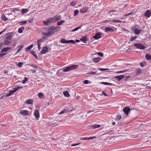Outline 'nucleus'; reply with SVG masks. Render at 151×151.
<instances>
[{
  "label": "nucleus",
  "instance_id": "f257e3e1",
  "mask_svg": "<svg viewBox=\"0 0 151 151\" xmlns=\"http://www.w3.org/2000/svg\"><path fill=\"white\" fill-rule=\"evenodd\" d=\"M78 67V65H73L68 67L64 68H63V71L64 72H68L71 70L76 69Z\"/></svg>",
  "mask_w": 151,
  "mask_h": 151
},
{
  "label": "nucleus",
  "instance_id": "f03ea898",
  "mask_svg": "<svg viewBox=\"0 0 151 151\" xmlns=\"http://www.w3.org/2000/svg\"><path fill=\"white\" fill-rule=\"evenodd\" d=\"M103 36H104V35L103 33L98 32L93 36V38L95 39V40H97L101 38Z\"/></svg>",
  "mask_w": 151,
  "mask_h": 151
},
{
  "label": "nucleus",
  "instance_id": "7ed1b4c3",
  "mask_svg": "<svg viewBox=\"0 0 151 151\" xmlns=\"http://www.w3.org/2000/svg\"><path fill=\"white\" fill-rule=\"evenodd\" d=\"M133 45L136 47L140 49L143 50L145 48V46L140 43L134 44Z\"/></svg>",
  "mask_w": 151,
  "mask_h": 151
},
{
  "label": "nucleus",
  "instance_id": "20e7f679",
  "mask_svg": "<svg viewBox=\"0 0 151 151\" xmlns=\"http://www.w3.org/2000/svg\"><path fill=\"white\" fill-rule=\"evenodd\" d=\"M60 43H71L74 44L75 43V41L73 40H66L65 39H62L60 41Z\"/></svg>",
  "mask_w": 151,
  "mask_h": 151
},
{
  "label": "nucleus",
  "instance_id": "39448f33",
  "mask_svg": "<svg viewBox=\"0 0 151 151\" xmlns=\"http://www.w3.org/2000/svg\"><path fill=\"white\" fill-rule=\"evenodd\" d=\"M131 111V109L127 106H126L124 107L123 109V111L124 113V114L126 115H128L129 113Z\"/></svg>",
  "mask_w": 151,
  "mask_h": 151
},
{
  "label": "nucleus",
  "instance_id": "423d86ee",
  "mask_svg": "<svg viewBox=\"0 0 151 151\" xmlns=\"http://www.w3.org/2000/svg\"><path fill=\"white\" fill-rule=\"evenodd\" d=\"M104 22H105V23H109V22H111L113 23H122V21L116 19H114L111 20H106Z\"/></svg>",
  "mask_w": 151,
  "mask_h": 151
},
{
  "label": "nucleus",
  "instance_id": "0eeeda50",
  "mask_svg": "<svg viewBox=\"0 0 151 151\" xmlns=\"http://www.w3.org/2000/svg\"><path fill=\"white\" fill-rule=\"evenodd\" d=\"M12 37L11 36H7L4 41V43L5 45H7L10 43V40H11Z\"/></svg>",
  "mask_w": 151,
  "mask_h": 151
},
{
  "label": "nucleus",
  "instance_id": "6e6552de",
  "mask_svg": "<svg viewBox=\"0 0 151 151\" xmlns=\"http://www.w3.org/2000/svg\"><path fill=\"white\" fill-rule=\"evenodd\" d=\"M47 32H48L51 35H52L55 32L54 27H51L47 29Z\"/></svg>",
  "mask_w": 151,
  "mask_h": 151
},
{
  "label": "nucleus",
  "instance_id": "1a4fd4ad",
  "mask_svg": "<svg viewBox=\"0 0 151 151\" xmlns=\"http://www.w3.org/2000/svg\"><path fill=\"white\" fill-rule=\"evenodd\" d=\"M44 24L46 25H48L49 23H52L53 22L52 18H49L43 21Z\"/></svg>",
  "mask_w": 151,
  "mask_h": 151
},
{
  "label": "nucleus",
  "instance_id": "9d476101",
  "mask_svg": "<svg viewBox=\"0 0 151 151\" xmlns=\"http://www.w3.org/2000/svg\"><path fill=\"white\" fill-rule=\"evenodd\" d=\"M53 22H55L58 20L61 19V17L60 15L55 16L53 18H52Z\"/></svg>",
  "mask_w": 151,
  "mask_h": 151
},
{
  "label": "nucleus",
  "instance_id": "9b49d317",
  "mask_svg": "<svg viewBox=\"0 0 151 151\" xmlns=\"http://www.w3.org/2000/svg\"><path fill=\"white\" fill-rule=\"evenodd\" d=\"M144 15L145 17H150L151 16V11L148 10H147L144 14Z\"/></svg>",
  "mask_w": 151,
  "mask_h": 151
},
{
  "label": "nucleus",
  "instance_id": "f8f14e48",
  "mask_svg": "<svg viewBox=\"0 0 151 151\" xmlns=\"http://www.w3.org/2000/svg\"><path fill=\"white\" fill-rule=\"evenodd\" d=\"M104 31L108 33V32H113L114 31V29L112 28L107 27L104 29Z\"/></svg>",
  "mask_w": 151,
  "mask_h": 151
},
{
  "label": "nucleus",
  "instance_id": "ddd939ff",
  "mask_svg": "<svg viewBox=\"0 0 151 151\" xmlns=\"http://www.w3.org/2000/svg\"><path fill=\"white\" fill-rule=\"evenodd\" d=\"M87 8H88L86 7H83L80 9V12L81 13H85L88 11Z\"/></svg>",
  "mask_w": 151,
  "mask_h": 151
},
{
  "label": "nucleus",
  "instance_id": "4468645a",
  "mask_svg": "<svg viewBox=\"0 0 151 151\" xmlns=\"http://www.w3.org/2000/svg\"><path fill=\"white\" fill-rule=\"evenodd\" d=\"M48 51V48L47 47H44L42 48L41 51V53L42 54L46 53Z\"/></svg>",
  "mask_w": 151,
  "mask_h": 151
},
{
  "label": "nucleus",
  "instance_id": "2eb2a0df",
  "mask_svg": "<svg viewBox=\"0 0 151 151\" xmlns=\"http://www.w3.org/2000/svg\"><path fill=\"white\" fill-rule=\"evenodd\" d=\"M80 40L83 42L86 43V41H88V39L86 36H84L82 37L81 38H80Z\"/></svg>",
  "mask_w": 151,
  "mask_h": 151
},
{
  "label": "nucleus",
  "instance_id": "dca6fc26",
  "mask_svg": "<svg viewBox=\"0 0 151 151\" xmlns=\"http://www.w3.org/2000/svg\"><path fill=\"white\" fill-rule=\"evenodd\" d=\"M141 32V29L137 28H135L134 30V34L137 35H139Z\"/></svg>",
  "mask_w": 151,
  "mask_h": 151
},
{
  "label": "nucleus",
  "instance_id": "f3484780",
  "mask_svg": "<svg viewBox=\"0 0 151 151\" xmlns=\"http://www.w3.org/2000/svg\"><path fill=\"white\" fill-rule=\"evenodd\" d=\"M34 115L35 118L37 119L39 118L40 117L39 111L37 110H36L34 113Z\"/></svg>",
  "mask_w": 151,
  "mask_h": 151
},
{
  "label": "nucleus",
  "instance_id": "a211bd4d",
  "mask_svg": "<svg viewBox=\"0 0 151 151\" xmlns=\"http://www.w3.org/2000/svg\"><path fill=\"white\" fill-rule=\"evenodd\" d=\"M20 113L24 115H26L28 114L29 112L26 110H22L20 111Z\"/></svg>",
  "mask_w": 151,
  "mask_h": 151
},
{
  "label": "nucleus",
  "instance_id": "6ab92c4d",
  "mask_svg": "<svg viewBox=\"0 0 151 151\" xmlns=\"http://www.w3.org/2000/svg\"><path fill=\"white\" fill-rule=\"evenodd\" d=\"M11 49V47H6L5 48H4L3 49H2L1 51V53H4V52H6L8 50H10Z\"/></svg>",
  "mask_w": 151,
  "mask_h": 151
},
{
  "label": "nucleus",
  "instance_id": "aec40b11",
  "mask_svg": "<svg viewBox=\"0 0 151 151\" xmlns=\"http://www.w3.org/2000/svg\"><path fill=\"white\" fill-rule=\"evenodd\" d=\"M124 77V75H121L115 77V78L117 79L119 81H120L121 80L123 79Z\"/></svg>",
  "mask_w": 151,
  "mask_h": 151
},
{
  "label": "nucleus",
  "instance_id": "412c9836",
  "mask_svg": "<svg viewBox=\"0 0 151 151\" xmlns=\"http://www.w3.org/2000/svg\"><path fill=\"white\" fill-rule=\"evenodd\" d=\"M101 60V58L99 57L94 58L93 59V61L95 63H98Z\"/></svg>",
  "mask_w": 151,
  "mask_h": 151
},
{
  "label": "nucleus",
  "instance_id": "4be33fe9",
  "mask_svg": "<svg viewBox=\"0 0 151 151\" xmlns=\"http://www.w3.org/2000/svg\"><path fill=\"white\" fill-rule=\"evenodd\" d=\"M14 93L13 90H12L9 91V93L6 94V96L9 97L13 93Z\"/></svg>",
  "mask_w": 151,
  "mask_h": 151
},
{
  "label": "nucleus",
  "instance_id": "5701e85b",
  "mask_svg": "<svg viewBox=\"0 0 151 151\" xmlns=\"http://www.w3.org/2000/svg\"><path fill=\"white\" fill-rule=\"evenodd\" d=\"M145 58L147 60H151V55L148 53H147L145 55Z\"/></svg>",
  "mask_w": 151,
  "mask_h": 151
},
{
  "label": "nucleus",
  "instance_id": "b1692460",
  "mask_svg": "<svg viewBox=\"0 0 151 151\" xmlns=\"http://www.w3.org/2000/svg\"><path fill=\"white\" fill-rule=\"evenodd\" d=\"M45 37H44L43 38L44 39L45 38H47L48 37H49L51 35L50 34H49L48 32L47 33H43Z\"/></svg>",
  "mask_w": 151,
  "mask_h": 151
},
{
  "label": "nucleus",
  "instance_id": "393cba45",
  "mask_svg": "<svg viewBox=\"0 0 151 151\" xmlns=\"http://www.w3.org/2000/svg\"><path fill=\"white\" fill-rule=\"evenodd\" d=\"M33 45H31L28 46L26 48V52H28V51L30 50L33 47Z\"/></svg>",
  "mask_w": 151,
  "mask_h": 151
},
{
  "label": "nucleus",
  "instance_id": "a878e982",
  "mask_svg": "<svg viewBox=\"0 0 151 151\" xmlns=\"http://www.w3.org/2000/svg\"><path fill=\"white\" fill-rule=\"evenodd\" d=\"M101 127V125L99 124H94L91 127L92 128L94 129H96L99 128Z\"/></svg>",
  "mask_w": 151,
  "mask_h": 151
},
{
  "label": "nucleus",
  "instance_id": "bb28decb",
  "mask_svg": "<svg viewBox=\"0 0 151 151\" xmlns=\"http://www.w3.org/2000/svg\"><path fill=\"white\" fill-rule=\"evenodd\" d=\"M65 22V21L64 20H60L59 22H58L57 23V25H58L59 26V25H62L63 23Z\"/></svg>",
  "mask_w": 151,
  "mask_h": 151
},
{
  "label": "nucleus",
  "instance_id": "cd10ccee",
  "mask_svg": "<svg viewBox=\"0 0 151 151\" xmlns=\"http://www.w3.org/2000/svg\"><path fill=\"white\" fill-rule=\"evenodd\" d=\"M21 12L23 14H24V13H27L28 12V10L27 9H23L21 10Z\"/></svg>",
  "mask_w": 151,
  "mask_h": 151
},
{
  "label": "nucleus",
  "instance_id": "c85d7f7f",
  "mask_svg": "<svg viewBox=\"0 0 151 151\" xmlns=\"http://www.w3.org/2000/svg\"><path fill=\"white\" fill-rule=\"evenodd\" d=\"M64 95L67 97H68L70 96V95L68 92L67 91H65L63 92Z\"/></svg>",
  "mask_w": 151,
  "mask_h": 151
},
{
  "label": "nucleus",
  "instance_id": "c756f323",
  "mask_svg": "<svg viewBox=\"0 0 151 151\" xmlns=\"http://www.w3.org/2000/svg\"><path fill=\"white\" fill-rule=\"evenodd\" d=\"M28 104H33V101L31 99H28L26 101V102Z\"/></svg>",
  "mask_w": 151,
  "mask_h": 151
},
{
  "label": "nucleus",
  "instance_id": "7c9ffc66",
  "mask_svg": "<svg viewBox=\"0 0 151 151\" xmlns=\"http://www.w3.org/2000/svg\"><path fill=\"white\" fill-rule=\"evenodd\" d=\"M55 32H57L60 30V27L58 26L54 27Z\"/></svg>",
  "mask_w": 151,
  "mask_h": 151
},
{
  "label": "nucleus",
  "instance_id": "2f4dec72",
  "mask_svg": "<svg viewBox=\"0 0 151 151\" xmlns=\"http://www.w3.org/2000/svg\"><path fill=\"white\" fill-rule=\"evenodd\" d=\"M24 28L23 27H22L20 28L18 30V32L19 33H21L22 32L23 30L24 29Z\"/></svg>",
  "mask_w": 151,
  "mask_h": 151
},
{
  "label": "nucleus",
  "instance_id": "473e14b6",
  "mask_svg": "<svg viewBox=\"0 0 151 151\" xmlns=\"http://www.w3.org/2000/svg\"><path fill=\"white\" fill-rule=\"evenodd\" d=\"M1 19L3 20H4V21H6L7 20H8V19L5 17L4 14H3L2 15V16L1 17Z\"/></svg>",
  "mask_w": 151,
  "mask_h": 151
},
{
  "label": "nucleus",
  "instance_id": "72a5a7b5",
  "mask_svg": "<svg viewBox=\"0 0 151 151\" xmlns=\"http://www.w3.org/2000/svg\"><path fill=\"white\" fill-rule=\"evenodd\" d=\"M31 53L35 57L36 59H38V57L36 54V53L34 51H32L31 52Z\"/></svg>",
  "mask_w": 151,
  "mask_h": 151
},
{
  "label": "nucleus",
  "instance_id": "f704fd0d",
  "mask_svg": "<svg viewBox=\"0 0 151 151\" xmlns=\"http://www.w3.org/2000/svg\"><path fill=\"white\" fill-rule=\"evenodd\" d=\"M100 83V84L105 85H112V84L107 82H101Z\"/></svg>",
  "mask_w": 151,
  "mask_h": 151
},
{
  "label": "nucleus",
  "instance_id": "c9c22d12",
  "mask_svg": "<svg viewBox=\"0 0 151 151\" xmlns=\"http://www.w3.org/2000/svg\"><path fill=\"white\" fill-rule=\"evenodd\" d=\"M129 70V69L125 70H122L120 71H118L116 72V73L117 74H119L125 72H127Z\"/></svg>",
  "mask_w": 151,
  "mask_h": 151
},
{
  "label": "nucleus",
  "instance_id": "e433bc0d",
  "mask_svg": "<svg viewBox=\"0 0 151 151\" xmlns=\"http://www.w3.org/2000/svg\"><path fill=\"white\" fill-rule=\"evenodd\" d=\"M22 88V86H18L16 88H14L13 90L14 92H15L17 91L19 89Z\"/></svg>",
  "mask_w": 151,
  "mask_h": 151
},
{
  "label": "nucleus",
  "instance_id": "4c0bfd02",
  "mask_svg": "<svg viewBox=\"0 0 151 151\" xmlns=\"http://www.w3.org/2000/svg\"><path fill=\"white\" fill-rule=\"evenodd\" d=\"M38 96L41 99H42L44 98V96H43V94H42V93H41V92H40L38 93Z\"/></svg>",
  "mask_w": 151,
  "mask_h": 151
},
{
  "label": "nucleus",
  "instance_id": "58836bf2",
  "mask_svg": "<svg viewBox=\"0 0 151 151\" xmlns=\"http://www.w3.org/2000/svg\"><path fill=\"white\" fill-rule=\"evenodd\" d=\"M23 46L22 45H19L17 47V48H19V49L18 50L17 52V53H18L19 52V51L20 50L23 48Z\"/></svg>",
  "mask_w": 151,
  "mask_h": 151
},
{
  "label": "nucleus",
  "instance_id": "ea45409f",
  "mask_svg": "<svg viewBox=\"0 0 151 151\" xmlns=\"http://www.w3.org/2000/svg\"><path fill=\"white\" fill-rule=\"evenodd\" d=\"M81 27V26H80V27H77L76 28H75L73 29H72L71 30V32H74V31H76L77 30H78V29H79Z\"/></svg>",
  "mask_w": 151,
  "mask_h": 151
},
{
  "label": "nucleus",
  "instance_id": "a19ab883",
  "mask_svg": "<svg viewBox=\"0 0 151 151\" xmlns=\"http://www.w3.org/2000/svg\"><path fill=\"white\" fill-rule=\"evenodd\" d=\"M44 38H42V39H40L39 40H38L37 41V42H38V43L39 42L40 43H41L42 42H44Z\"/></svg>",
  "mask_w": 151,
  "mask_h": 151
},
{
  "label": "nucleus",
  "instance_id": "79ce46f5",
  "mask_svg": "<svg viewBox=\"0 0 151 151\" xmlns=\"http://www.w3.org/2000/svg\"><path fill=\"white\" fill-rule=\"evenodd\" d=\"M79 11L78 10L76 9L74 11V16H75L78 14Z\"/></svg>",
  "mask_w": 151,
  "mask_h": 151
},
{
  "label": "nucleus",
  "instance_id": "37998d69",
  "mask_svg": "<svg viewBox=\"0 0 151 151\" xmlns=\"http://www.w3.org/2000/svg\"><path fill=\"white\" fill-rule=\"evenodd\" d=\"M28 80V78L26 77L24 78V80L22 81V83L23 84L25 83L26 81Z\"/></svg>",
  "mask_w": 151,
  "mask_h": 151
},
{
  "label": "nucleus",
  "instance_id": "c03bdc74",
  "mask_svg": "<svg viewBox=\"0 0 151 151\" xmlns=\"http://www.w3.org/2000/svg\"><path fill=\"white\" fill-rule=\"evenodd\" d=\"M137 37L136 36H134V37H132L131 38L130 41L131 42L133 41L134 40L136 39Z\"/></svg>",
  "mask_w": 151,
  "mask_h": 151
},
{
  "label": "nucleus",
  "instance_id": "a18cd8bd",
  "mask_svg": "<svg viewBox=\"0 0 151 151\" xmlns=\"http://www.w3.org/2000/svg\"><path fill=\"white\" fill-rule=\"evenodd\" d=\"M27 21H21L19 23L21 25H23L24 24H25L27 23Z\"/></svg>",
  "mask_w": 151,
  "mask_h": 151
},
{
  "label": "nucleus",
  "instance_id": "49530a36",
  "mask_svg": "<svg viewBox=\"0 0 151 151\" xmlns=\"http://www.w3.org/2000/svg\"><path fill=\"white\" fill-rule=\"evenodd\" d=\"M71 5L72 6H74L76 4V2L75 1H73L71 2Z\"/></svg>",
  "mask_w": 151,
  "mask_h": 151
},
{
  "label": "nucleus",
  "instance_id": "de8ad7c7",
  "mask_svg": "<svg viewBox=\"0 0 151 151\" xmlns=\"http://www.w3.org/2000/svg\"><path fill=\"white\" fill-rule=\"evenodd\" d=\"M88 82H89V81L88 80H85L83 81V83L85 84H88Z\"/></svg>",
  "mask_w": 151,
  "mask_h": 151
},
{
  "label": "nucleus",
  "instance_id": "09e8293b",
  "mask_svg": "<svg viewBox=\"0 0 151 151\" xmlns=\"http://www.w3.org/2000/svg\"><path fill=\"white\" fill-rule=\"evenodd\" d=\"M23 65V63L21 62H19L17 64V66L19 67H21Z\"/></svg>",
  "mask_w": 151,
  "mask_h": 151
},
{
  "label": "nucleus",
  "instance_id": "8fccbe9b",
  "mask_svg": "<svg viewBox=\"0 0 151 151\" xmlns=\"http://www.w3.org/2000/svg\"><path fill=\"white\" fill-rule=\"evenodd\" d=\"M141 70L138 69L136 70V73L137 74H139L141 72Z\"/></svg>",
  "mask_w": 151,
  "mask_h": 151
},
{
  "label": "nucleus",
  "instance_id": "3c124183",
  "mask_svg": "<svg viewBox=\"0 0 151 151\" xmlns=\"http://www.w3.org/2000/svg\"><path fill=\"white\" fill-rule=\"evenodd\" d=\"M116 12V10H110V11H109V12H108V13L109 14H110L112 12Z\"/></svg>",
  "mask_w": 151,
  "mask_h": 151
},
{
  "label": "nucleus",
  "instance_id": "603ef678",
  "mask_svg": "<svg viewBox=\"0 0 151 151\" xmlns=\"http://www.w3.org/2000/svg\"><path fill=\"white\" fill-rule=\"evenodd\" d=\"M97 54L99 56L103 57V54L101 52H99L97 53Z\"/></svg>",
  "mask_w": 151,
  "mask_h": 151
},
{
  "label": "nucleus",
  "instance_id": "864d4df0",
  "mask_svg": "<svg viewBox=\"0 0 151 151\" xmlns=\"http://www.w3.org/2000/svg\"><path fill=\"white\" fill-rule=\"evenodd\" d=\"M96 73V72H90L89 73H87V74H95Z\"/></svg>",
  "mask_w": 151,
  "mask_h": 151
},
{
  "label": "nucleus",
  "instance_id": "5fc2aeb1",
  "mask_svg": "<svg viewBox=\"0 0 151 151\" xmlns=\"http://www.w3.org/2000/svg\"><path fill=\"white\" fill-rule=\"evenodd\" d=\"M17 11H19V12L20 11V10L19 9L17 8H15L13 9L12 12H16Z\"/></svg>",
  "mask_w": 151,
  "mask_h": 151
},
{
  "label": "nucleus",
  "instance_id": "6e6d98bb",
  "mask_svg": "<svg viewBox=\"0 0 151 151\" xmlns=\"http://www.w3.org/2000/svg\"><path fill=\"white\" fill-rule=\"evenodd\" d=\"M66 112V110L65 109H64L62 111H61L59 113V114L60 115V114H63L65 112Z\"/></svg>",
  "mask_w": 151,
  "mask_h": 151
},
{
  "label": "nucleus",
  "instance_id": "4d7b16f0",
  "mask_svg": "<svg viewBox=\"0 0 151 151\" xmlns=\"http://www.w3.org/2000/svg\"><path fill=\"white\" fill-rule=\"evenodd\" d=\"M121 118V115H118L116 117V119L118 120H119Z\"/></svg>",
  "mask_w": 151,
  "mask_h": 151
},
{
  "label": "nucleus",
  "instance_id": "13d9d810",
  "mask_svg": "<svg viewBox=\"0 0 151 151\" xmlns=\"http://www.w3.org/2000/svg\"><path fill=\"white\" fill-rule=\"evenodd\" d=\"M30 66H31V67L33 68H38V67L36 66H35L33 65H32V64H31L30 65Z\"/></svg>",
  "mask_w": 151,
  "mask_h": 151
},
{
  "label": "nucleus",
  "instance_id": "bf43d9fd",
  "mask_svg": "<svg viewBox=\"0 0 151 151\" xmlns=\"http://www.w3.org/2000/svg\"><path fill=\"white\" fill-rule=\"evenodd\" d=\"M80 144H81V143H79L78 144H72L71 145V146L72 147L75 146H77V145H79Z\"/></svg>",
  "mask_w": 151,
  "mask_h": 151
},
{
  "label": "nucleus",
  "instance_id": "052dcab7",
  "mask_svg": "<svg viewBox=\"0 0 151 151\" xmlns=\"http://www.w3.org/2000/svg\"><path fill=\"white\" fill-rule=\"evenodd\" d=\"M133 15V13H132V12H131V13H128L127 14H126L125 15V16H129V15Z\"/></svg>",
  "mask_w": 151,
  "mask_h": 151
},
{
  "label": "nucleus",
  "instance_id": "680f3d73",
  "mask_svg": "<svg viewBox=\"0 0 151 151\" xmlns=\"http://www.w3.org/2000/svg\"><path fill=\"white\" fill-rule=\"evenodd\" d=\"M99 70H100L101 71H106V70H108V69H106L105 68H101V69H99Z\"/></svg>",
  "mask_w": 151,
  "mask_h": 151
},
{
  "label": "nucleus",
  "instance_id": "e2e57ef3",
  "mask_svg": "<svg viewBox=\"0 0 151 151\" xmlns=\"http://www.w3.org/2000/svg\"><path fill=\"white\" fill-rule=\"evenodd\" d=\"M6 54V53H1L0 54V58L2 57L4 55Z\"/></svg>",
  "mask_w": 151,
  "mask_h": 151
},
{
  "label": "nucleus",
  "instance_id": "0e129e2a",
  "mask_svg": "<svg viewBox=\"0 0 151 151\" xmlns=\"http://www.w3.org/2000/svg\"><path fill=\"white\" fill-rule=\"evenodd\" d=\"M80 139L81 140H87V139H88V138H86L85 137L83 138H81Z\"/></svg>",
  "mask_w": 151,
  "mask_h": 151
},
{
  "label": "nucleus",
  "instance_id": "69168bd1",
  "mask_svg": "<svg viewBox=\"0 0 151 151\" xmlns=\"http://www.w3.org/2000/svg\"><path fill=\"white\" fill-rule=\"evenodd\" d=\"M96 138V137H89L88 138V139H94V138Z\"/></svg>",
  "mask_w": 151,
  "mask_h": 151
},
{
  "label": "nucleus",
  "instance_id": "338daca9",
  "mask_svg": "<svg viewBox=\"0 0 151 151\" xmlns=\"http://www.w3.org/2000/svg\"><path fill=\"white\" fill-rule=\"evenodd\" d=\"M146 88H150L151 89V86H147L146 87Z\"/></svg>",
  "mask_w": 151,
  "mask_h": 151
},
{
  "label": "nucleus",
  "instance_id": "774afa93",
  "mask_svg": "<svg viewBox=\"0 0 151 151\" xmlns=\"http://www.w3.org/2000/svg\"><path fill=\"white\" fill-rule=\"evenodd\" d=\"M37 45H38V47H40L41 45V43L38 42H37Z\"/></svg>",
  "mask_w": 151,
  "mask_h": 151
}]
</instances>
